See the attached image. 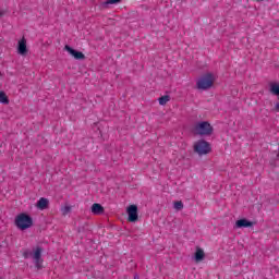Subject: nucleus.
I'll use <instances>...</instances> for the list:
<instances>
[{"instance_id": "1", "label": "nucleus", "mask_w": 279, "mask_h": 279, "mask_svg": "<svg viewBox=\"0 0 279 279\" xmlns=\"http://www.w3.org/2000/svg\"><path fill=\"white\" fill-rule=\"evenodd\" d=\"M43 246H36L33 251L25 250L22 254L23 258H33L36 269H43Z\"/></svg>"}, {"instance_id": "2", "label": "nucleus", "mask_w": 279, "mask_h": 279, "mask_svg": "<svg viewBox=\"0 0 279 279\" xmlns=\"http://www.w3.org/2000/svg\"><path fill=\"white\" fill-rule=\"evenodd\" d=\"M14 223L19 230H29L34 226V219L28 214L22 213L15 217Z\"/></svg>"}, {"instance_id": "3", "label": "nucleus", "mask_w": 279, "mask_h": 279, "mask_svg": "<svg viewBox=\"0 0 279 279\" xmlns=\"http://www.w3.org/2000/svg\"><path fill=\"white\" fill-rule=\"evenodd\" d=\"M215 84V74L214 73H206L203 74L199 80L196 82V88L198 90H208V88H213Z\"/></svg>"}, {"instance_id": "4", "label": "nucleus", "mask_w": 279, "mask_h": 279, "mask_svg": "<svg viewBox=\"0 0 279 279\" xmlns=\"http://www.w3.org/2000/svg\"><path fill=\"white\" fill-rule=\"evenodd\" d=\"M195 134H198V136H213V132H215V129L208 121H201L195 124L194 126Z\"/></svg>"}, {"instance_id": "5", "label": "nucleus", "mask_w": 279, "mask_h": 279, "mask_svg": "<svg viewBox=\"0 0 279 279\" xmlns=\"http://www.w3.org/2000/svg\"><path fill=\"white\" fill-rule=\"evenodd\" d=\"M194 151L195 154H198V156H206L213 151V147L207 141L198 140L194 144Z\"/></svg>"}, {"instance_id": "6", "label": "nucleus", "mask_w": 279, "mask_h": 279, "mask_svg": "<svg viewBox=\"0 0 279 279\" xmlns=\"http://www.w3.org/2000/svg\"><path fill=\"white\" fill-rule=\"evenodd\" d=\"M126 213H128V221H130L131 223H136V221H138V206L130 205L126 208Z\"/></svg>"}, {"instance_id": "7", "label": "nucleus", "mask_w": 279, "mask_h": 279, "mask_svg": "<svg viewBox=\"0 0 279 279\" xmlns=\"http://www.w3.org/2000/svg\"><path fill=\"white\" fill-rule=\"evenodd\" d=\"M64 51H68L70 56L73 57L74 60H86V56L82 53L80 50H75L73 47L65 45Z\"/></svg>"}, {"instance_id": "8", "label": "nucleus", "mask_w": 279, "mask_h": 279, "mask_svg": "<svg viewBox=\"0 0 279 279\" xmlns=\"http://www.w3.org/2000/svg\"><path fill=\"white\" fill-rule=\"evenodd\" d=\"M254 226V221H251L246 218H241L235 221L233 226L234 230H239V228H252Z\"/></svg>"}, {"instance_id": "9", "label": "nucleus", "mask_w": 279, "mask_h": 279, "mask_svg": "<svg viewBox=\"0 0 279 279\" xmlns=\"http://www.w3.org/2000/svg\"><path fill=\"white\" fill-rule=\"evenodd\" d=\"M17 53L20 56H27V40L23 37L17 44Z\"/></svg>"}, {"instance_id": "10", "label": "nucleus", "mask_w": 279, "mask_h": 279, "mask_svg": "<svg viewBox=\"0 0 279 279\" xmlns=\"http://www.w3.org/2000/svg\"><path fill=\"white\" fill-rule=\"evenodd\" d=\"M36 208H38V210H47V208H49V201L45 197L39 198L36 203Z\"/></svg>"}, {"instance_id": "11", "label": "nucleus", "mask_w": 279, "mask_h": 279, "mask_svg": "<svg viewBox=\"0 0 279 279\" xmlns=\"http://www.w3.org/2000/svg\"><path fill=\"white\" fill-rule=\"evenodd\" d=\"M206 258V253H204V250L201 247L196 248V252L194 253V260L195 263H202Z\"/></svg>"}, {"instance_id": "12", "label": "nucleus", "mask_w": 279, "mask_h": 279, "mask_svg": "<svg viewBox=\"0 0 279 279\" xmlns=\"http://www.w3.org/2000/svg\"><path fill=\"white\" fill-rule=\"evenodd\" d=\"M269 93H270V95H274L275 97L279 98V83L270 82L269 83Z\"/></svg>"}, {"instance_id": "13", "label": "nucleus", "mask_w": 279, "mask_h": 279, "mask_svg": "<svg viewBox=\"0 0 279 279\" xmlns=\"http://www.w3.org/2000/svg\"><path fill=\"white\" fill-rule=\"evenodd\" d=\"M92 213L93 215H104L105 213L104 206L99 203H94L92 205Z\"/></svg>"}, {"instance_id": "14", "label": "nucleus", "mask_w": 279, "mask_h": 279, "mask_svg": "<svg viewBox=\"0 0 279 279\" xmlns=\"http://www.w3.org/2000/svg\"><path fill=\"white\" fill-rule=\"evenodd\" d=\"M0 104H3V106L10 104V98H8V95L3 90L0 92Z\"/></svg>"}, {"instance_id": "15", "label": "nucleus", "mask_w": 279, "mask_h": 279, "mask_svg": "<svg viewBox=\"0 0 279 279\" xmlns=\"http://www.w3.org/2000/svg\"><path fill=\"white\" fill-rule=\"evenodd\" d=\"M171 100V96L165 95L159 97L158 101L160 106H167V102Z\"/></svg>"}, {"instance_id": "16", "label": "nucleus", "mask_w": 279, "mask_h": 279, "mask_svg": "<svg viewBox=\"0 0 279 279\" xmlns=\"http://www.w3.org/2000/svg\"><path fill=\"white\" fill-rule=\"evenodd\" d=\"M123 0H107L102 3V8H108L109 5H114L117 3H121Z\"/></svg>"}, {"instance_id": "17", "label": "nucleus", "mask_w": 279, "mask_h": 279, "mask_svg": "<svg viewBox=\"0 0 279 279\" xmlns=\"http://www.w3.org/2000/svg\"><path fill=\"white\" fill-rule=\"evenodd\" d=\"M174 208L175 210H182V208H184V203H182V201L174 202Z\"/></svg>"}, {"instance_id": "18", "label": "nucleus", "mask_w": 279, "mask_h": 279, "mask_svg": "<svg viewBox=\"0 0 279 279\" xmlns=\"http://www.w3.org/2000/svg\"><path fill=\"white\" fill-rule=\"evenodd\" d=\"M69 213H71V207L65 206V207L63 208V215H69Z\"/></svg>"}, {"instance_id": "19", "label": "nucleus", "mask_w": 279, "mask_h": 279, "mask_svg": "<svg viewBox=\"0 0 279 279\" xmlns=\"http://www.w3.org/2000/svg\"><path fill=\"white\" fill-rule=\"evenodd\" d=\"M275 154L276 155V160H279V145L277 146V150H275Z\"/></svg>"}, {"instance_id": "20", "label": "nucleus", "mask_w": 279, "mask_h": 279, "mask_svg": "<svg viewBox=\"0 0 279 279\" xmlns=\"http://www.w3.org/2000/svg\"><path fill=\"white\" fill-rule=\"evenodd\" d=\"M5 16V11H0V19Z\"/></svg>"}, {"instance_id": "21", "label": "nucleus", "mask_w": 279, "mask_h": 279, "mask_svg": "<svg viewBox=\"0 0 279 279\" xmlns=\"http://www.w3.org/2000/svg\"><path fill=\"white\" fill-rule=\"evenodd\" d=\"M134 279H141V277H138V275H135V276H134Z\"/></svg>"}, {"instance_id": "22", "label": "nucleus", "mask_w": 279, "mask_h": 279, "mask_svg": "<svg viewBox=\"0 0 279 279\" xmlns=\"http://www.w3.org/2000/svg\"><path fill=\"white\" fill-rule=\"evenodd\" d=\"M256 1H263V0H256Z\"/></svg>"}, {"instance_id": "23", "label": "nucleus", "mask_w": 279, "mask_h": 279, "mask_svg": "<svg viewBox=\"0 0 279 279\" xmlns=\"http://www.w3.org/2000/svg\"><path fill=\"white\" fill-rule=\"evenodd\" d=\"M0 76H1V72H0Z\"/></svg>"}]
</instances>
